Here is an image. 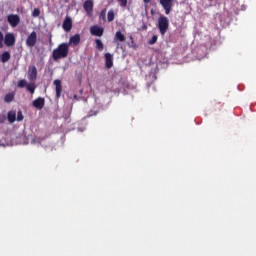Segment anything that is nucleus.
Instances as JSON below:
<instances>
[{
    "instance_id": "nucleus-9",
    "label": "nucleus",
    "mask_w": 256,
    "mask_h": 256,
    "mask_svg": "<svg viewBox=\"0 0 256 256\" xmlns=\"http://www.w3.org/2000/svg\"><path fill=\"white\" fill-rule=\"evenodd\" d=\"M33 107H35V109H38L39 111H41V109H43V107H45V98L43 97H38L37 99H35L32 102Z\"/></svg>"
},
{
    "instance_id": "nucleus-11",
    "label": "nucleus",
    "mask_w": 256,
    "mask_h": 256,
    "mask_svg": "<svg viewBox=\"0 0 256 256\" xmlns=\"http://www.w3.org/2000/svg\"><path fill=\"white\" fill-rule=\"evenodd\" d=\"M81 43V35L75 34L74 36L70 37L68 45H72L73 47H77Z\"/></svg>"
},
{
    "instance_id": "nucleus-7",
    "label": "nucleus",
    "mask_w": 256,
    "mask_h": 256,
    "mask_svg": "<svg viewBox=\"0 0 256 256\" xmlns=\"http://www.w3.org/2000/svg\"><path fill=\"white\" fill-rule=\"evenodd\" d=\"M84 11L89 17L93 15V0H86L83 4Z\"/></svg>"
},
{
    "instance_id": "nucleus-17",
    "label": "nucleus",
    "mask_w": 256,
    "mask_h": 256,
    "mask_svg": "<svg viewBox=\"0 0 256 256\" xmlns=\"http://www.w3.org/2000/svg\"><path fill=\"white\" fill-rule=\"evenodd\" d=\"M35 89H37V85L34 82L26 85V90L29 91L31 95L35 94Z\"/></svg>"
},
{
    "instance_id": "nucleus-29",
    "label": "nucleus",
    "mask_w": 256,
    "mask_h": 256,
    "mask_svg": "<svg viewBox=\"0 0 256 256\" xmlns=\"http://www.w3.org/2000/svg\"><path fill=\"white\" fill-rule=\"evenodd\" d=\"M120 3V7H127V0H117Z\"/></svg>"
},
{
    "instance_id": "nucleus-5",
    "label": "nucleus",
    "mask_w": 256,
    "mask_h": 256,
    "mask_svg": "<svg viewBox=\"0 0 256 256\" xmlns=\"http://www.w3.org/2000/svg\"><path fill=\"white\" fill-rule=\"evenodd\" d=\"M173 1L174 0H160V5H162L166 15H169L171 11H173Z\"/></svg>"
},
{
    "instance_id": "nucleus-3",
    "label": "nucleus",
    "mask_w": 256,
    "mask_h": 256,
    "mask_svg": "<svg viewBox=\"0 0 256 256\" xmlns=\"http://www.w3.org/2000/svg\"><path fill=\"white\" fill-rule=\"evenodd\" d=\"M17 41V37L13 32H7L4 36V45L6 47H15V43Z\"/></svg>"
},
{
    "instance_id": "nucleus-19",
    "label": "nucleus",
    "mask_w": 256,
    "mask_h": 256,
    "mask_svg": "<svg viewBox=\"0 0 256 256\" xmlns=\"http://www.w3.org/2000/svg\"><path fill=\"white\" fill-rule=\"evenodd\" d=\"M13 99H15V94L13 93H8L4 96L5 103H11Z\"/></svg>"
},
{
    "instance_id": "nucleus-25",
    "label": "nucleus",
    "mask_w": 256,
    "mask_h": 256,
    "mask_svg": "<svg viewBox=\"0 0 256 256\" xmlns=\"http://www.w3.org/2000/svg\"><path fill=\"white\" fill-rule=\"evenodd\" d=\"M39 15H41V10H39V8H35L32 12V16L39 17Z\"/></svg>"
},
{
    "instance_id": "nucleus-6",
    "label": "nucleus",
    "mask_w": 256,
    "mask_h": 256,
    "mask_svg": "<svg viewBox=\"0 0 256 256\" xmlns=\"http://www.w3.org/2000/svg\"><path fill=\"white\" fill-rule=\"evenodd\" d=\"M37 45V32L32 31L26 39V46L33 48Z\"/></svg>"
},
{
    "instance_id": "nucleus-10",
    "label": "nucleus",
    "mask_w": 256,
    "mask_h": 256,
    "mask_svg": "<svg viewBox=\"0 0 256 256\" xmlns=\"http://www.w3.org/2000/svg\"><path fill=\"white\" fill-rule=\"evenodd\" d=\"M90 33L91 35H95V37H103L104 29L99 26H92Z\"/></svg>"
},
{
    "instance_id": "nucleus-2",
    "label": "nucleus",
    "mask_w": 256,
    "mask_h": 256,
    "mask_svg": "<svg viewBox=\"0 0 256 256\" xmlns=\"http://www.w3.org/2000/svg\"><path fill=\"white\" fill-rule=\"evenodd\" d=\"M158 29L161 35H165L167 33V29H169V19L165 16H160L158 19Z\"/></svg>"
},
{
    "instance_id": "nucleus-14",
    "label": "nucleus",
    "mask_w": 256,
    "mask_h": 256,
    "mask_svg": "<svg viewBox=\"0 0 256 256\" xmlns=\"http://www.w3.org/2000/svg\"><path fill=\"white\" fill-rule=\"evenodd\" d=\"M28 77L30 81H35V79H37V67L32 66L29 70Z\"/></svg>"
},
{
    "instance_id": "nucleus-15",
    "label": "nucleus",
    "mask_w": 256,
    "mask_h": 256,
    "mask_svg": "<svg viewBox=\"0 0 256 256\" xmlns=\"http://www.w3.org/2000/svg\"><path fill=\"white\" fill-rule=\"evenodd\" d=\"M7 119L9 123H13L14 121H17V111L11 110L8 112Z\"/></svg>"
},
{
    "instance_id": "nucleus-22",
    "label": "nucleus",
    "mask_w": 256,
    "mask_h": 256,
    "mask_svg": "<svg viewBox=\"0 0 256 256\" xmlns=\"http://www.w3.org/2000/svg\"><path fill=\"white\" fill-rule=\"evenodd\" d=\"M27 80L25 79H21L18 81L17 83V87H19L20 89H23L24 87H27Z\"/></svg>"
},
{
    "instance_id": "nucleus-13",
    "label": "nucleus",
    "mask_w": 256,
    "mask_h": 256,
    "mask_svg": "<svg viewBox=\"0 0 256 256\" xmlns=\"http://www.w3.org/2000/svg\"><path fill=\"white\" fill-rule=\"evenodd\" d=\"M56 97L59 99L61 97V93L63 91V86L61 85V80H54Z\"/></svg>"
},
{
    "instance_id": "nucleus-21",
    "label": "nucleus",
    "mask_w": 256,
    "mask_h": 256,
    "mask_svg": "<svg viewBox=\"0 0 256 256\" xmlns=\"http://www.w3.org/2000/svg\"><path fill=\"white\" fill-rule=\"evenodd\" d=\"M95 43H96V49H98V51H103L104 49L103 42L99 39H96Z\"/></svg>"
},
{
    "instance_id": "nucleus-28",
    "label": "nucleus",
    "mask_w": 256,
    "mask_h": 256,
    "mask_svg": "<svg viewBox=\"0 0 256 256\" xmlns=\"http://www.w3.org/2000/svg\"><path fill=\"white\" fill-rule=\"evenodd\" d=\"M24 117H23V112L19 111L17 113V121H23Z\"/></svg>"
},
{
    "instance_id": "nucleus-30",
    "label": "nucleus",
    "mask_w": 256,
    "mask_h": 256,
    "mask_svg": "<svg viewBox=\"0 0 256 256\" xmlns=\"http://www.w3.org/2000/svg\"><path fill=\"white\" fill-rule=\"evenodd\" d=\"M144 3L148 4V3H151V0H143Z\"/></svg>"
},
{
    "instance_id": "nucleus-12",
    "label": "nucleus",
    "mask_w": 256,
    "mask_h": 256,
    "mask_svg": "<svg viewBox=\"0 0 256 256\" xmlns=\"http://www.w3.org/2000/svg\"><path fill=\"white\" fill-rule=\"evenodd\" d=\"M104 57L106 69H111V67H113V55L111 53H106Z\"/></svg>"
},
{
    "instance_id": "nucleus-24",
    "label": "nucleus",
    "mask_w": 256,
    "mask_h": 256,
    "mask_svg": "<svg viewBox=\"0 0 256 256\" xmlns=\"http://www.w3.org/2000/svg\"><path fill=\"white\" fill-rule=\"evenodd\" d=\"M7 121V115L5 113L0 114V125H3Z\"/></svg>"
},
{
    "instance_id": "nucleus-8",
    "label": "nucleus",
    "mask_w": 256,
    "mask_h": 256,
    "mask_svg": "<svg viewBox=\"0 0 256 256\" xmlns=\"http://www.w3.org/2000/svg\"><path fill=\"white\" fill-rule=\"evenodd\" d=\"M62 28L67 33H69V31H71V29H73V20L71 19V17L67 16L65 18V20L63 21V24H62Z\"/></svg>"
},
{
    "instance_id": "nucleus-20",
    "label": "nucleus",
    "mask_w": 256,
    "mask_h": 256,
    "mask_svg": "<svg viewBox=\"0 0 256 256\" xmlns=\"http://www.w3.org/2000/svg\"><path fill=\"white\" fill-rule=\"evenodd\" d=\"M107 19H108L109 23H111V21H114V19H115V12H113V10L108 11Z\"/></svg>"
},
{
    "instance_id": "nucleus-1",
    "label": "nucleus",
    "mask_w": 256,
    "mask_h": 256,
    "mask_svg": "<svg viewBox=\"0 0 256 256\" xmlns=\"http://www.w3.org/2000/svg\"><path fill=\"white\" fill-rule=\"evenodd\" d=\"M69 55V44L61 43L52 52V59L54 61H59V59H65Z\"/></svg>"
},
{
    "instance_id": "nucleus-18",
    "label": "nucleus",
    "mask_w": 256,
    "mask_h": 256,
    "mask_svg": "<svg viewBox=\"0 0 256 256\" xmlns=\"http://www.w3.org/2000/svg\"><path fill=\"white\" fill-rule=\"evenodd\" d=\"M114 39L115 41H120V43H123L125 41V35L121 33V31H117Z\"/></svg>"
},
{
    "instance_id": "nucleus-16",
    "label": "nucleus",
    "mask_w": 256,
    "mask_h": 256,
    "mask_svg": "<svg viewBox=\"0 0 256 256\" xmlns=\"http://www.w3.org/2000/svg\"><path fill=\"white\" fill-rule=\"evenodd\" d=\"M10 59H11V53H9L8 51H5L0 55V61L2 63H7V61H9Z\"/></svg>"
},
{
    "instance_id": "nucleus-27",
    "label": "nucleus",
    "mask_w": 256,
    "mask_h": 256,
    "mask_svg": "<svg viewBox=\"0 0 256 256\" xmlns=\"http://www.w3.org/2000/svg\"><path fill=\"white\" fill-rule=\"evenodd\" d=\"M4 39H5V36H3V32L0 31V49L3 48Z\"/></svg>"
},
{
    "instance_id": "nucleus-26",
    "label": "nucleus",
    "mask_w": 256,
    "mask_h": 256,
    "mask_svg": "<svg viewBox=\"0 0 256 256\" xmlns=\"http://www.w3.org/2000/svg\"><path fill=\"white\" fill-rule=\"evenodd\" d=\"M149 45H155L157 43V35H154L150 40H149Z\"/></svg>"
},
{
    "instance_id": "nucleus-23",
    "label": "nucleus",
    "mask_w": 256,
    "mask_h": 256,
    "mask_svg": "<svg viewBox=\"0 0 256 256\" xmlns=\"http://www.w3.org/2000/svg\"><path fill=\"white\" fill-rule=\"evenodd\" d=\"M107 15V9H103L100 12L99 19H102V21H105Z\"/></svg>"
},
{
    "instance_id": "nucleus-4",
    "label": "nucleus",
    "mask_w": 256,
    "mask_h": 256,
    "mask_svg": "<svg viewBox=\"0 0 256 256\" xmlns=\"http://www.w3.org/2000/svg\"><path fill=\"white\" fill-rule=\"evenodd\" d=\"M7 22L11 27L15 28L17 25H19V23H21V17H19L17 14H9L7 16Z\"/></svg>"
}]
</instances>
